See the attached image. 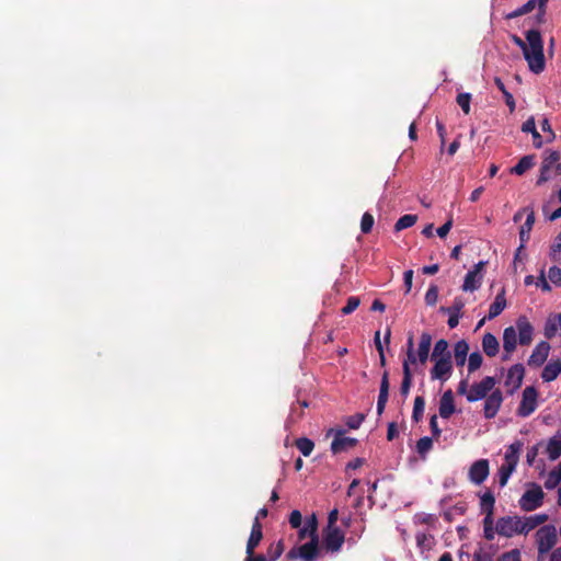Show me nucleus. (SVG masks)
Listing matches in <instances>:
<instances>
[{"mask_svg":"<svg viewBox=\"0 0 561 561\" xmlns=\"http://www.w3.org/2000/svg\"><path fill=\"white\" fill-rule=\"evenodd\" d=\"M494 505L495 497L490 491H486L483 495H481L480 510L481 513L484 514V518H494Z\"/></svg>","mask_w":561,"mask_h":561,"instance_id":"obj_25","label":"nucleus"},{"mask_svg":"<svg viewBox=\"0 0 561 561\" xmlns=\"http://www.w3.org/2000/svg\"><path fill=\"white\" fill-rule=\"evenodd\" d=\"M424 408H425V400L423 397L421 396H417L415 397L414 399V405H413V412H412V420L414 422H420L423 417V413H424Z\"/></svg>","mask_w":561,"mask_h":561,"instance_id":"obj_38","label":"nucleus"},{"mask_svg":"<svg viewBox=\"0 0 561 561\" xmlns=\"http://www.w3.org/2000/svg\"><path fill=\"white\" fill-rule=\"evenodd\" d=\"M285 543L283 539H279L276 542H272L266 551L265 558L267 561H276L284 552Z\"/></svg>","mask_w":561,"mask_h":561,"instance_id":"obj_31","label":"nucleus"},{"mask_svg":"<svg viewBox=\"0 0 561 561\" xmlns=\"http://www.w3.org/2000/svg\"><path fill=\"white\" fill-rule=\"evenodd\" d=\"M365 417L366 416H365L364 413H356L354 415L347 416L346 420H345V424L351 430H357V428H359V426L364 422Z\"/></svg>","mask_w":561,"mask_h":561,"instance_id":"obj_46","label":"nucleus"},{"mask_svg":"<svg viewBox=\"0 0 561 561\" xmlns=\"http://www.w3.org/2000/svg\"><path fill=\"white\" fill-rule=\"evenodd\" d=\"M561 373V362H550L548 363L541 373V378L545 382H550L557 379L559 374Z\"/></svg>","mask_w":561,"mask_h":561,"instance_id":"obj_27","label":"nucleus"},{"mask_svg":"<svg viewBox=\"0 0 561 561\" xmlns=\"http://www.w3.org/2000/svg\"><path fill=\"white\" fill-rule=\"evenodd\" d=\"M537 287H540L542 291H551V286L546 278L545 271L541 270L540 275L536 282Z\"/></svg>","mask_w":561,"mask_h":561,"instance_id":"obj_57","label":"nucleus"},{"mask_svg":"<svg viewBox=\"0 0 561 561\" xmlns=\"http://www.w3.org/2000/svg\"><path fill=\"white\" fill-rule=\"evenodd\" d=\"M472 561H492V557L480 548L473 553Z\"/></svg>","mask_w":561,"mask_h":561,"instance_id":"obj_63","label":"nucleus"},{"mask_svg":"<svg viewBox=\"0 0 561 561\" xmlns=\"http://www.w3.org/2000/svg\"><path fill=\"white\" fill-rule=\"evenodd\" d=\"M374 216L370 213H364L360 220V230L363 233H369L374 226Z\"/></svg>","mask_w":561,"mask_h":561,"instance_id":"obj_49","label":"nucleus"},{"mask_svg":"<svg viewBox=\"0 0 561 561\" xmlns=\"http://www.w3.org/2000/svg\"><path fill=\"white\" fill-rule=\"evenodd\" d=\"M558 324L559 322L557 316H550L547 319L543 328V334L548 340H551L556 336L558 331Z\"/></svg>","mask_w":561,"mask_h":561,"instance_id":"obj_35","label":"nucleus"},{"mask_svg":"<svg viewBox=\"0 0 561 561\" xmlns=\"http://www.w3.org/2000/svg\"><path fill=\"white\" fill-rule=\"evenodd\" d=\"M453 227V219L449 218L443 226H440L438 229H437V234L439 238H445L448 232L450 231Z\"/></svg>","mask_w":561,"mask_h":561,"instance_id":"obj_62","label":"nucleus"},{"mask_svg":"<svg viewBox=\"0 0 561 561\" xmlns=\"http://www.w3.org/2000/svg\"><path fill=\"white\" fill-rule=\"evenodd\" d=\"M489 473H490L489 460L488 459H479L470 466L468 477L472 483L480 485L481 483H483L485 481Z\"/></svg>","mask_w":561,"mask_h":561,"instance_id":"obj_12","label":"nucleus"},{"mask_svg":"<svg viewBox=\"0 0 561 561\" xmlns=\"http://www.w3.org/2000/svg\"><path fill=\"white\" fill-rule=\"evenodd\" d=\"M432 345V335L427 332H423L420 337V343L417 347V358L421 364H425L430 356V350Z\"/></svg>","mask_w":561,"mask_h":561,"instance_id":"obj_22","label":"nucleus"},{"mask_svg":"<svg viewBox=\"0 0 561 561\" xmlns=\"http://www.w3.org/2000/svg\"><path fill=\"white\" fill-rule=\"evenodd\" d=\"M525 376V368L522 364L513 365L506 375L505 387H507V393L513 394L517 389L520 388Z\"/></svg>","mask_w":561,"mask_h":561,"instance_id":"obj_11","label":"nucleus"},{"mask_svg":"<svg viewBox=\"0 0 561 561\" xmlns=\"http://www.w3.org/2000/svg\"><path fill=\"white\" fill-rule=\"evenodd\" d=\"M561 482V462L549 472L547 480L545 481V488L547 490L554 489Z\"/></svg>","mask_w":561,"mask_h":561,"instance_id":"obj_32","label":"nucleus"},{"mask_svg":"<svg viewBox=\"0 0 561 561\" xmlns=\"http://www.w3.org/2000/svg\"><path fill=\"white\" fill-rule=\"evenodd\" d=\"M482 350L489 357H494L500 351V343L492 333H485L482 337Z\"/></svg>","mask_w":561,"mask_h":561,"instance_id":"obj_23","label":"nucleus"},{"mask_svg":"<svg viewBox=\"0 0 561 561\" xmlns=\"http://www.w3.org/2000/svg\"><path fill=\"white\" fill-rule=\"evenodd\" d=\"M455 413L454 393L449 389L445 391L439 401V415L449 419Z\"/></svg>","mask_w":561,"mask_h":561,"instance_id":"obj_19","label":"nucleus"},{"mask_svg":"<svg viewBox=\"0 0 561 561\" xmlns=\"http://www.w3.org/2000/svg\"><path fill=\"white\" fill-rule=\"evenodd\" d=\"M309 531V537L311 538H319L318 537V519L316 514H312L310 517L306 519L305 525L302 526Z\"/></svg>","mask_w":561,"mask_h":561,"instance_id":"obj_44","label":"nucleus"},{"mask_svg":"<svg viewBox=\"0 0 561 561\" xmlns=\"http://www.w3.org/2000/svg\"><path fill=\"white\" fill-rule=\"evenodd\" d=\"M535 165V156L528 154L524 156L518 163L511 169V173L516 175H523L526 171L531 169Z\"/></svg>","mask_w":561,"mask_h":561,"instance_id":"obj_29","label":"nucleus"},{"mask_svg":"<svg viewBox=\"0 0 561 561\" xmlns=\"http://www.w3.org/2000/svg\"><path fill=\"white\" fill-rule=\"evenodd\" d=\"M457 104L461 107L465 114L470 113L471 94L463 92L457 95Z\"/></svg>","mask_w":561,"mask_h":561,"instance_id":"obj_48","label":"nucleus"},{"mask_svg":"<svg viewBox=\"0 0 561 561\" xmlns=\"http://www.w3.org/2000/svg\"><path fill=\"white\" fill-rule=\"evenodd\" d=\"M515 471L512 466H505L502 465L499 469V484L501 488L505 486L507 484V481L511 477V474Z\"/></svg>","mask_w":561,"mask_h":561,"instance_id":"obj_43","label":"nucleus"},{"mask_svg":"<svg viewBox=\"0 0 561 561\" xmlns=\"http://www.w3.org/2000/svg\"><path fill=\"white\" fill-rule=\"evenodd\" d=\"M447 357L453 358L451 352L449 351V344L445 339H440L434 345L431 359Z\"/></svg>","mask_w":561,"mask_h":561,"instance_id":"obj_28","label":"nucleus"},{"mask_svg":"<svg viewBox=\"0 0 561 561\" xmlns=\"http://www.w3.org/2000/svg\"><path fill=\"white\" fill-rule=\"evenodd\" d=\"M549 351L550 344L548 342L542 341L538 343L528 358V365L534 367L541 366L546 362Z\"/></svg>","mask_w":561,"mask_h":561,"instance_id":"obj_16","label":"nucleus"},{"mask_svg":"<svg viewBox=\"0 0 561 561\" xmlns=\"http://www.w3.org/2000/svg\"><path fill=\"white\" fill-rule=\"evenodd\" d=\"M402 370H403V379H402L401 387H400V393L403 397H407L409 394L411 386H412V373H411V368H409L407 364L403 365Z\"/></svg>","mask_w":561,"mask_h":561,"instance_id":"obj_33","label":"nucleus"},{"mask_svg":"<svg viewBox=\"0 0 561 561\" xmlns=\"http://www.w3.org/2000/svg\"><path fill=\"white\" fill-rule=\"evenodd\" d=\"M537 130L536 122L534 116H530L527 121H525L522 125V131L526 134H533Z\"/></svg>","mask_w":561,"mask_h":561,"instance_id":"obj_58","label":"nucleus"},{"mask_svg":"<svg viewBox=\"0 0 561 561\" xmlns=\"http://www.w3.org/2000/svg\"><path fill=\"white\" fill-rule=\"evenodd\" d=\"M425 304L427 306H435L438 300V287L436 285H431L427 289L425 297Z\"/></svg>","mask_w":561,"mask_h":561,"instance_id":"obj_50","label":"nucleus"},{"mask_svg":"<svg viewBox=\"0 0 561 561\" xmlns=\"http://www.w3.org/2000/svg\"><path fill=\"white\" fill-rule=\"evenodd\" d=\"M482 526L483 537L489 541L493 540L495 535L497 534L495 530L494 518H483Z\"/></svg>","mask_w":561,"mask_h":561,"instance_id":"obj_39","label":"nucleus"},{"mask_svg":"<svg viewBox=\"0 0 561 561\" xmlns=\"http://www.w3.org/2000/svg\"><path fill=\"white\" fill-rule=\"evenodd\" d=\"M522 446L523 444L518 440L508 446V449L505 453V466H512V468L516 469Z\"/></svg>","mask_w":561,"mask_h":561,"instance_id":"obj_26","label":"nucleus"},{"mask_svg":"<svg viewBox=\"0 0 561 561\" xmlns=\"http://www.w3.org/2000/svg\"><path fill=\"white\" fill-rule=\"evenodd\" d=\"M535 220H536L535 211H534V209H530L529 213L527 214L524 225L520 227V230H519L520 245L517 249V252H519L522 249H524L525 244L528 242V240L530 238V231L534 227ZM517 255H518V253H516V256Z\"/></svg>","mask_w":561,"mask_h":561,"instance_id":"obj_18","label":"nucleus"},{"mask_svg":"<svg viewBox=\"0 0 561 561\" xmlns=\"http://www.w3.org/2000/svg\"><path fill=\"white\" fill-rule=\"evenodd\" d=\"M319 538H311L310 541L298 547L300 558L304 561H316L319 553Z\"/></svg>","mask_w":561,"mask_h":561,"instance_id":"obj_17","label":"nucleus"},{"mask_svg":"<svg viewBox=\"0 0 561 561\" xmlns=\"http://www.w3.org/2000/svg\"><path fill=\"white\" fill-rule=\"evenodd\" d=\"M503 402L501 390L496 389L485 398L483 413L485 419H493L497 414Z\"/></svg>","mask_w":561,"mask_h":561,"instance_id":"obj_14","label":"nucleus"},{"mask_svg":"<svg viewBox=\"0 0 561 561\" xmlns=\"http://www.w3.org/2000/svg\"><path fill=\"white\" fill-rule=\"evenodd\" d=\"M482 276H477L476 272H468L465 276L462 290L465 291H474L481 285Z\"/></svg>","mask_w":561,"mask_h":561,"instance_id":"obj_30","label":"nucleus"},{"mask_svg":"<svg viewBox=\"0 0 561 561\" xmlns=\"http://www.w3.org/2000/svg\"><path fill=\"white\" fill-rule=\"evenodd\" d=\"M496 383L494 377L486 376L480 382L473 383L469 392L467 393V400L469 402H476L488 397V393L492 391Z\"/></svg>","mask_w":561,"mask_h":561,"instance_id":"obj_7","label":"nucleus"},{"mask_svg":"<svg viewBox=\"0 0 561 561\" xmlns=\"http://www.w3.org/2000/svg\"><path fill=\"white\" fill-rule=\"evenodd\" d=\"M496 561H522L520 551L518 549H513L511 551L504 552L496 559Z\"/></svg>","mask_w":561,"mask_h":561,"instance_id":"obj_52","label":"nucleus"},{"mask_svg":"<svg viewBox=\"0 0 561 561\" xmlns=\"http://www.w3.org/2000/svg\"><path fill=\"white\" fill-rule=\"evenodd\" d=\"M295 446L305 457H308L313 451L314 443L310 438L300 437L295 440Z\"/></svg>","mask_w":561,"mask_h":561,"instance_id":"obj_34","label":"nucleus"},{"mask_svg":"<svg viewBox=\"0 0 561 561\" xmlns=\"http://www.w3.org/2000/svg\"><path fill=\"white\" fill-rule=\"evenodd\" d=\"M430 427H431L433 437L437 439L440 436L442 431L438 427L437 416L436 415H432L431 416V419H430Z\"/></svg>","mask_w":561,"mask_h":561,"instance_id":"obj_60","label":"nucleus"},{"mask_svg":"<svg viewBox=\"0 0 561 561\" xmlns=\"http://www.w3.org/2000/svg\"><path fill=\"white\" fill-rule=\"evenodd\" d=\"M469 353V344L466 340L458 341L454 346V358L457 367L465 366Z\"/></svg>","mask_w":561,"mask_h":561,"instance_id":"obj_24","label":"nucleus"},{"mask_svg":"<svg viewBox=\"0 0 561 561\" xmlns=\"http://www.w3.org/2000/svg\"><path fill=\"white\" fill-rule=\"evenodd\" d=\"M540 127H541L542 131L549 134V138L547 139V142H551L556 138V134H554V131L551 128L549 119L548 118H543L540 122Z\"/></svg>","mask_w":561,"mask_h":561,"instance_id":"obj_59","label":"nucleus"},{"mask_svg":"<svg viewBox=\"0 0 561 561\" xmlns=\"http://www.w3.org/2000/svg\"><path fill=\"white\" fill-rule=\"evenodd\" d=\"M262 539H263V534L250 533V536L247 541L245 552L255 551V549L259 547Z\"/></svg>","mask_w":561,"mask_h":561,"instance_id":"obj_45","label":"nucleus"},{"mask_svg":"<svg viewBox=\"0 0 561 561\" xmlns=\"http://www.w3.org/2000/svg\"><path fill=\"white\" fill-rule=\"evenodd\" d=\"M516 332L520 345H529L533 341L534 327L526 316H519L516 320Z\"/></svg>","mask_w":561,"mask_h":561,"instance_id":"obj_13","label":"nucleus"},{"mask_svg":"<svg viewBox=\"0 0 561 561\" xmlns=\"http://www.w3.org/2000/svg\"><path fill=\"white\" fill-rule=\"evenodd\" d=\"M548 277L552 284L561 287V268L558 266H551L548 271Z\"/></svg>","mask_w":561,"mask_h":561,"instance_id":"obj_51","label":"nucleus"},{"mask_svg":"<svg viewBox=\"0 0 561 561\" xmlns=\"http://www.w3.org/2000/svg\"><path fill=\"white\" fill-rule=\"evenodd\" d=\"M557 530L553 526L546 525L536 533V541L539 554L549 552L557 543Z\"/></svg>","mask_w":561,"mask_h":561,"instance_id":"obj_5","label":"nucleus"},{"mask_svg":"<svg viewBox=\"0 0 561 561\" xmlns=\"http://www.w3.org/2000/svg\"><path fill=\"white\" fill-rule=\"evenodd\" d=\"M547 520V514H536L524 518L522 517L520 530L523 531V535H527L529 531L542 525Z\"/></svg>","mask_w":561,"mask_h":561,"instance_id":"obj_21","label":"nucleus"},{"mask_svg":"<svg viewBox=\"0 0 561 561\" xmlns=\"http://www.w3.org/2000/svg\"><path fill=\"white\" fill-rule=\"evenodd\" d=\"M483 357L479 352H473L468 357V371L474 373L482 365Z\"/></svg>","mask_w":561,"mask_h":561,"instance_id":"obj_41","label":"nucleus"},{"mask_svg":"<svg viewBox=\"0 0 561 561\" xmlns=\"http://www.w3.org/2000/svg\"><path fill=\"white\" fill-rule=\"evenodd\" d=\"M244 561H267L263 553L245 552Z\"/></svg>","mask_w":561,"mask_h":561,"instance_id":"obj_64","label":"nucleus"},{"mask_svg":"<svg viewBox=\"0 0 561 561\" xmlns=\"http://www.w3.org/2000/svg\"><path fill=\"white\" fill-rule=\"evenodd\" d=\"M520 524L519 516H503L495 522V530L502 537L512 538L514 535H523Z\"/></svg>","mask_w":561,"mask_h":561,"instance_id":"obj_4","label":"nucleus"},{"mask_svg":"<svg viewBox=\"0 0 561 561\" xmlns=\"http://www.w3.org/2000/svg\"><path fill=\"white\" fill-rule=\"evenodd\" d=\"M505 288L503 287L495 296L494 301L490 305L488 320H492L500 316L506 308Z\"/></svg>","mask_w":561,"mask_h":561,"instance_id":"obj_20","label":"nucleus"},{"mask_svg":"<svg viewBox=\"0 0 561 561\" xmlns=\"http://www.w3.org/2000/svg\"><path fill=\"white\" fill-rule=\"evenodd\" d=\"M517 332L514 327H508L504 329L503 332V348L505 355H503V360L510 359V355L516 350L517 346Z\"/></svg>","mask_w":561,"mask_h":561,"instance_id":"obj_15","label":"nucleus"},{"mask_svg":"<svg viewBox=\"0 0 561 561\" xmlns=\"http://www.w3.org/2000/svg\"><path fill=\"white\" fill-rule=\"evenodd\" d=\"M549 0H528L525 4L517 8L516 10L510 12L506 14L507 20H513L516 18H519L522 15H525L527 13H530L537 8V14H536V22L538 24L545 23L546 19V11H547V3Z\"/></svg>","mask_w":561,"mask_h":561,"instance_id":"obj_2","label":"nucleus"},{"mask_svg":"<svg viewBox=\"0 0 561 561\" xmlns=\"http://www.w3.org/2000/svg\"><path fill=\"white\" fill-rule=\"evenodd\" d=\"M432 360L434 366L430 371L431 379L440 380L442 382L447 381L453 374V358H436Z\"/></svg>","mask_w":561,"mask_h":561,"instance_id":"obj_9","label":"nucleus"},{"mask_svg":"<svg viewBox=\"0 0 561 561\" xmlns=\"http://www.w3.org/2000/svg\"><path fill=\"white\" fill-rule=\"evenodd\" d=\"M334 430L331 428L328 432V436L333 433ZM345 431L344 430H336L335 436L331 443V450L333 454H340L343 451H347L348 449L353 448L357 444V439L353 437H345L344 436Z\"/></svg>","mask_w":561,"mask_h":561,"instance_id":"obj_10","label":"nucleus"},{"mask_svg":"<svg viewBox=\"0 0 561 561\" xmlns=\"http://www.w3.org/2000/svg\"><path fill=\"white\" fill-rule=\"evenodd\" d=\"M412 280H413V271L408 270L403 273V282L405 287V294H409L412 288Z\"/></svg>","mask_w":561,"mask_h":561,"instance_id":"obj_61","label":"nucleus"},{"mask_svg":"<svg viewBox=\"0 0 561 561\" xmlns=\"http://www.w3.org/2000/svg\"><path fill=\"white\" fill-rule=\"evenodd\" d=\"M433 448V439L428 436L420 438L416 443V451L424 457Z\"/></svg>","mask_w":561,"mask_h":561,"instance_id":"obj_40","label":"nucleus"},{"mask_svg":"<svg viewBox=\"0 0 561 561\" xmlns=\"http://www.w3.org/2000/svg\"><path fill=\"white\" fill-rule=\"evenodd\" d=\"M545 493L542 489L533 483L531 488L528 489L519 499L518 503L524 512H531L540 507L543 503Z\"/></svg>","mask_w":561,"mask_h":561,"instance_id":"obj_3","label":"nucleus"},{"mask_svg":"<svg viewBox=\"0 0 561 561\" xmlns=\"http://www.w3.org/2000/svg\"><path fill=\"white\" fill-rule=\"evenodd\" d=\"M288 522H289L291 528H295V529L300 528V526L302 524V515H301V513L298 510H294L289 514Z\"/></svg>","mask_w":561,"mask_h":561,"instance_id":"obj_54","label":"nucleus"},{"mask_svg":"<svg viewBox=\"0 0 561 561\" xmlns=\"http://www.w3.org/2000/svg\"><path fill=\"white\" fill-rule=\"evenodd\" d=\"M465 307V302L461 298H456L450 307H440L443 313H456L461 316V310Z\"/></svg>","mask_w":561,"mask_h":561,"instance_id":"obj_47","label":"nucleus"},{"mask_svg":"<svg viewBox=\"0 0 561 561\" xmlns=\"http://www.w3.org/2000/svg\"><path fill=\"white\" fill-rule=\"evenodd\" d=\"M550 168L547 167L546 168V164L541 163V168H540V174L538 176V180L536 182V184L538 186L542 185L543 183H546L549 179H550Z\"/></svg>","mask_w":561,"mask_h":561,"instance_id":"obj_56","label":"nucleus"},{"mask_svg":"<svg viewBox=\"0 0 561 561\" xmlns=\"http://www.w3.org/2000/svg\"><path fill=\"white\" fill-rule=\"evenodd\" d=\"M560 252H561V230H560V233L557 236L554 243L551 247L550 257L554 262H558L560 259Z\"/></svg>","mask_w":561,"mask_h":561,"instance_id":"obj_53","label":"nucleus"},{"mask_svg":"<svg viewBox=\"0 0 561 561\" xmlns=\"http://www.w3.org/2000/svg\"><path fill=\"white\" fill-rule=\"evenodd\" d=\"M547 453L550 460H557L561 456V442L553 436L549 439L547 445Z\"/></svg>","mask_w":561,"mask_h":561,"instance_id":"obj_36","label":"nucleus"},{"mask_svg":"<svg viewBox=\"0 0 561 561\" xmlns=\"http://www.w3.org/2000/svg\"><path fill=\"white\" fill-rule=\"evenodd\" d=\"M538 391L534 386H528L523 391V398L517 409V414L527 417L537 409Z\"/></svg>","mask_w":561,"mask_h":561,"instance_id":"obj_8","label":"nucleus"},{"mask_svg":"<svg viewBox=\"0 0 561 561\" xmlns=\"http://www.w3.org/2000/svg\"><path fill=\"white\" fill-rule=\"evenodd\" d=\"M360 305V299L357 296H351L347 298L346 305L341 309L343 316L351 314Z\"/></svg>","mask_w":561,"mask_h":561,"instance_id":"obj_42","label":"nucleus"},{"mask_svg":"<svg viewBox=\"0 0 561 561\" xmlns=\"http://www.w3.org/2000/svg\"><path fill=\"white\" fill-rule=\"evenodd\" d=\"M416 221H417V216H416V215H412V214L403 215V216H402V217H400V218L398 219V221L396 222V225H394V230H396V231H401V230H403V229L410 228V227H412Z\"/></svg>","mask_w":561,"mask_h":561,"instance_id":"obj_37","label":"nucleus"},{"mask_svg":"<svg viewBox=\"0 0 561 561\" xmlns=\"http://www.w3.org/2000/svg\"><path fill=\"white\" fill-rule=\"evenodd\" d=\"M560 160V152L559 151H550L543 159L542 163L546 164V168L549 167L550 169L553 167L554 163H557Z\"/></svg>","mask_w":561,"mask_h":561,"instance_id":"obj_55","label":"nucleus"},{"mask_svg":"<svg viewBox=\"0 0 561 561\" xmlns=\"http://www.w3.org/2000/svg\"><path fill=\"white\" fill-rule=\"evenodd\" d=\"M512 41L523 50L530 71L538 75L545 70L543 42L538 30L527 31L526 42L517 35H512Z\"/></svg>","mask_w":561,"mask_h":561,"instance_id":"obj_1","label":"nucleus"},{"mask_svg":"<svg viewBox=\"0 0 561 561\" xmlns=\"http://www.w3.org/2000/svg\"><path fill=\"white\" fill-rule=\"evenodd\" d=\"M345 541V535L339 527H325L323 529V546L328 551L337 552Z\"/></svg>","mask_w":561,"mask_h":561,"instance_id":"obj_6","label":"nucleus"}]
</instances>
